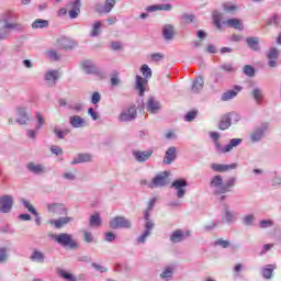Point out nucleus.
I'll list each match as a JSON object with an SVG mask.
<instances>
[{"instance_id":"obj_1","label":"nucleus","mask_w":281,"mask_h":281,"mask_svg":"<svg viewBox=\"0 0 281 281\" xmlns=\"http://www.w3.org/2000/svg\"><path fill=\"white\" fill-rule=\"evenodd\" d=\"M19 13L7 11L2 16L3 26L0 29V41H5L10 36V30L13 32H23V24L19 23Z\"/></svg>"},{"instance_id":"obj_2","label":"nucleus","mask_w":281,"mask_h":281,"mask_svg":"<svg viewBox=\"0 0 281 281\" xmlns=\"http://www.w3.org/2000/svg\"><path fill=\"white\" fill-rule=\"evenodd\" d=\"M236 186V178H228L225 182L223 181V176L217 175L211 178L210 188L213 190L214 194H227L232 192Z\"/></svg>"},{"instance_id":"obj_3","label":"nucleus","mask_w":281,"mask_h":281,"mask_svg":"<svg viewBox=\"0 0 281 281\" xmlns=\"http://www.w3.org/2000/svg\"><path fill=\"white\" fill-rule=\"evenodd\" d=\"M140 74L144 77L136 75V91L139 92V97L143 98L144 93L146 92V85H148V79L153 78V69L148 67V65L144 64L140 67Z\"/></svg>"},{"instance_id":"obj_4","label":"nucleus","mask_w":281,"mask_h":281,"mask_svg":"<svg viewBox=\"0 0 281 281\" xmlns=\"http://www.w3.org/2000/svg\"><path fill=\"white\" fill-rule=\"evenodd\" d=\"M52 238L61 247H69L70 249L78 247V244L74 241V237L70 234L60 233L59 235H52Z\"/></svg>"},{"instance_id":"obj_5","label":"nucleus","mask_w":281,"mask_h":281,"mask_svg":"<svg viewBox=\"0 0 281 281\" xmlns=\"http://www.w3.org/2000/svg\"><path fill=\"white\" fill-rule=\"evenodd\" d=\"M239 122L240 121V115H238L235 112L225 114L222 116L220 124H218V128L220 131H227V128H229L232 126V122Z\"/></svg>"},{"instance_id":"obj_6","label":"nucleus","mask_w":281,"mask_h":281,"mask_svg":"<svg viewBox=\"0 0 281 281\" xmlns=\"http://www.w3.org/2000/svg\"><path fill=\"white\" fill-rule=\"evenodd\" d=\"M132 225L131 220L124 216H116L110 222L111 229H131Z\"/></svg>"},{"instance_id":"obj_7","label":"nucleus","mask_w":281,"mask_h":281,"mask_svg":"<svg viewBox=\"0 0 281 281\" xmlns=\"http://www.w3.org/2000/svg\"><path fill=\"white\" fill-rule=\"evenodd\" d=\"M168 171L158 173L150 182H148L147 188L155 190V188H164L168 183Z\"/></svg>"},{"instance_id":"obj_8","label":"nucleus","mask_w":281,"mask_h":281,"mask_svg":"<svg viewBox=\"0 0 281 281\" xmlns=\"http://www.w3.org/2000/svg\"><path fill=\"white\" fill-rule=\"evenodd\" d=\"M12 205H14V198H12V195H1L0 196L1 214H10V212H12Z\"/></svg>"},{"instance_id":"obj_9","label":"nucleus","mask_w":281,"mask_h":281,"mask_svg":"<svg viewBox=\"0 0 281 281\" xmlns=\"http://www.w3.org/2000/svg\"><path fill=\"white\" fill-rule=\"evenodd\" d=\"M171 188L175 189L176 196H178V199H183V196H186V188H188V181L186 179L175 180L171 183Z\"/></svg>"},{"instance_id":"obj_10","label":"nucleus","mask_w":281,"mask_h":281,"mask_svg":"<svg viewBox=\"0 0 281 281\" xmlns=\"http://www.w3.org/2000/svg\"><path fill=\"white\" fill-rule=\"evenodd\" d=\"M268 130H269V123H261L251 133V135H250L251 142H260V139H262V137H265V133H267Z\"/></svg>"},{"instance_id":"obj_11","label":"nucleus","mask_w":281,"mask_h":281,"mask_svg":"<svg viewBox=\"0 0 281 281\" xmlns=\"http://www.w3.org/2000/svg\"><path fill=\"white\" fill-rule=\"evenodd\" d=\"M135 117H137V109L135 108V105H133L126 109L125 111H123L120 114L119 120L120 122H131L135 120Z\"/></svg>"},{"instance_id":"obj_12","label":"nucleus","mask_w":281,"mask_h":281,"mask_svg":"<svg viewBox=\"0 0 281 281\" xmlns=\"http://www.w3.org/2000/svg\"><path fill=\"white\" fill-rule=\"evenodd\" d=\"M146 109L148 113H151V115H156V113H159L161 111V103L155 99V97H149L146 103Z\"/></svg>"},{"instance_id":"obj_13","label":"nucleus","mask_w":281,"mask_h":281,"mask_svg":"<svg viewBox=\"0 0 281 281\" xmlns=\"http://www.w3.org/2000/svg\"><path fill=\"white\" fill-rule=\"evenodd\" d=\"M47 211L50 212V214H57L58 216L67 215V207L63 203L47 204Z\"/></svg>"},{"instance_id":"obj_14","label":"nucleus","mask_w":281,"mask_h":281,"mask_svg":"<svg viewBox=\"0 0 281 281\" xmlns=\"http://www.w3.org/2000/svg\"><path fill=\"white\" fill-rule=\"evenodd\" d=\"M243 140L240 138H232L226 146H220L217 153H222L223 155H225V153H232L234 148H238V146H240Z\"/></svg>"},{"instance_id":"obj_15","label":"nucleus","mask_w":281,"mask_h":281,"mask_svg":"<svg viewBox=\"0 0 281 281\" xmlns=\"http://www.w3.org/2000/svg\"><path fill=\"white\" fill-rule=\"evenodd\" d=\"M238 168V165L236 162H233L231 165H221V164H212L211 170L214 172H227L229 170H236Z\"/></svg>"},{"instance_id":"obj_16","label":"nucleus","mask_w":281,"mask_h":281,"mask_svg":"<svg viewBox=\"0 0 281 281\" xmlns=\"http://www.w3.org/2000/svg\"><path fill=\"white\" fill-rule=\"evenodd\" d=\"M16 120L15 122L20 124L21 126H25L27 122H30V115H27V112L25 111V108H16Z\"/></svg>"},{"instance_id":"obj_17","label":"nucleus","mask_w":281,"mask_h":281,"mask_svg":"<svg viewBox=\"0 0 281 281\" xmlns=\"http://www.w3.org/2000/svg\"><path fill=\"white\" fill-rule=\"evenodd\" d=\"M69 124L72 128H85L87 126V120L80 115H72L69 117Z\"/></svg>"},{"instance_id":"obj_18","label":"nucleus","mask_w":281,"mask_h":281,"mask_svg":"<svg viewBox=\"0 0 281 281\" xmlns=\"http://www.w3.org/2000/svg\"><path fill=\"white\" fill-rule=\"evenodd\" d=\"M240 91H243V87L236 86L235 90H228L222 94V101L229 102V100H234V98H236Z\"/></svg>"},{"instance_id":"obj_19","label":"nucleus","mask_w":281,"mask_h":281,"mask_svg":"<svg viewBox=\"0 0 281 281\" xmlns=\"http://www.w3.org/2000/svg\"><path fill=\"white\" fill-rule=\"evenodd\" d=\"M26 168L32 175H44L46 172L45 166L36 162H29Z\"/></svg>"},{"instance_id":"obj_20","label":"nucleus","mask_w":281,"mask_h":281,"mask_svg":"<svg viewBox=\"0 0 281 281\" xmlns=\"http://www.w3.org/2000/svg\"><path fill=\"white\" fill-rule=\"evenodd\" d=\"M74 222V217H59L57 220H50V225H54L56 229H60L61 227H65V225H68V223Z\"/></svg>"},{"instance_id":"obj_21","label":"nucleus","mask_w":281,"mask_h":281,"mask_svg":"<svg viewBox=\"0 0 281 281\" xmlns=\"http://www.w3.org/2000/svg\"><path fill=\"white\" fill-rule=\"evenodd\" d=\"M93 159V156L91 154H78L74 159L71 160V166H76V164H87Z\"/></svg>"},{"instance_id":"obj_22","label":"nucleus","mask_w":281,"mask_h":281,"mask_svg":"<svg viewBox=\"0 0 281 281\" xmlns=\"http://www.w3.org/2000/svg\"><path fill=\"white\" fill-rule=\"evenodd\" d=\"M177 159V147H169L165 154L164 164L170 166Z\"/></svg>"},{"instance_id":"obj_23","label":"nucleus","mask_w":281,"mask_h":281,"mask_svg":"<svg viewBox=\"0 0 281 281\" xmlns=\"http://www.w3.org/2000/svg\"><path fill=\"white\" fill-rule=\"evenodd\" d=\"M278 269L276 265H267L266 267L261 268V276L265 280H271L273 278V271Z\"/></svg>"},{"instance_id":"obj_24","label":"nucleus","mask_w":281,"mask_h":281,"mask_svg":"<svg viewBox=\"0 0 281 281\" xmlns=\"http://www.w3.org/2000/svg\"><path fill=\"white\" fill-rule=\"evenodd\" d=\"M164 11V12H170L172 10V4L166 3V4H154L146 8V12H157V11Z\"/></svg>"},{"instance_id":"obj_25","label":"nucleus","mask_w":281,"mask_h":281,"mask_svg":"<svg viewBox=\"0 0 281 281\" xmlns=\"http://www.w3.org/2000/svg\"><path fill=\"white\" fill-rule=\"evenodd\" d=\"M59 78V72L58 70H48L45 74V80L47 82V85H49V87H53V85H56V81Z\"/></svg>"},{"instance_id":"obj_26","label":"nucleus","mask_w":281,"mask_h":281,"mask_svg":"<svg viewBox=\"0 0 281 281\" xmlns=\"http://www.w3.org/2000/svg\"><path fill=\"white\" fill-rule=\"evenodd\" d=\"M162 36L165 41H172V38H175V26H172L171 24L164 25Z\"/></svg>"},{"instance_id":"obj_27","label":"nucleus","mask_w":281,"mask_h":281,"mask_svg":"<svg viewBox=\"0 0 281 281\" xmlns=\"http://www.w3.org/2000/svg\"><path fill=\"white\" fill-rule=\"evenodd\" d=\"M57 47L60 49H71L74 47V41L69 37H60L57 40Z\"/></svg>"},{"instance_id":"obj_28","label":"nucleus","mask_w":281,"mask_h":281,"mask_svg":"<svg viewBox=\"0 0 281 281\" xmlns=\"http://www.w3.org/2000/svg\"><path fill=\"white\" fill-rule=\"evenodd\" d=\"M153 156V151H133V157H135L136 161H148Z\"/></svg>"},{"instance_id":"obj_29","label":"nucleus","mask_w":281,"mask_h":281,"mask_svg":"<svg viewBox=\"0 0 281 281\" xmlns=\"http://www.w3.org/2000/svg\"><path fill=\"white\" fill-rule=\"evenodd\" d=\"M205 86V81L203 80V77H198L191 87L192 93H200V91H203V87Z\"/></svg>"},{"instance_id":"obj_30","label":"nucleus","mask_w":281,"mask_h":281,"mask_svg":"<svg viewBox=\"0 0 281 281\" xmlns=\"http://www.w3.org/2000/svg\"><path fill=\"white\" fill-rule=\"evenodd\" d=\"M81 67L86 74H98V68L95 67V64L91 60H85L81 64Z\"/></svg>"},{"instance_id":"obj_31","label":"nucleus","mask_w":281,"mask_h":281,"mask_svg":"<svg viewBox=\"0 0 281 281\" xmlns=\"http://www.w3.org/2000/svg\"><path fill=\"white\" fill-rule=\"evenodd\" d=\"M30 260H32V262H40L43 265V262H45V254H43L41 250H33L32 255L30 256Z\"/></svg>"},{"instance_id":"obj_32","label":"nucleus","mask_w":281,"mask_h":281,"mask_svg":"<svg viewBox=\"0 0 281 281\" xmlns=\"http://www.w3.org/2000/svg\"><path fill=\"white\" fill-rule=\"evenodd\" d=\"M186 239V234L181 229L175 231L171 236L170 240L171 243H181Z\"/></svg>"},{"instance_id":"obj_33","label":"nucleus","mask_w":281,"mask_h":281,"mask_svg":"<svg viewBox=\"0 0 281 281\" xmlns=\"http://www.w3.org/2000/svg\"><path fill=\"white\" fill-rule=\"evenodd\" d=\"M223 25H228V27H234L235 30H243V22L238 19H228L223 22Z\"/></svg>"},{"instance_id":"obj_34","label":"nucleus","mask_w":281,"mask_h":281,"mask_svg":"<svg viewBox=\"0 0 281 281\" xmlns=\"http://www.w3.org/2000/svg\"><path fill=\"white\" fill-rule=\"evenodd\" d=\"M89 225L91 227H101L102 225V218L100 217V213H94L90 216Z\"/></svg>"},{"instance_id":"obj_35","label":"nucleus","mask_w":281,"mask_h":281,"mask_svg":"<svg viewBox=\"0 0 281 281\" xmlns=\"http://www.w3.org/2000/svg\"><path fill=\"white\" fill-rule=\"evenodd\" d=\"M223 221L226 223H234L236 221V212L229 211V209L226 206Z\"/></svg>"},{"instance_id":"obj_36","label":"nucleus","mask_w":281,"mask_h":281,"mask_svg":"<svg viewBox=\"0 0 281 281\" xmlns=\"http://www.w3.org/2000/svg\"><path fill=\"white\" fill-rule=\"evenodd\" d=\"M251 95L254 100L257 102V104H260L262 102V98H265V93L260 88H254L251 91Z\"/></svg>"},{"instance_id":"obj_37","label":"nucleus","mask_w":281,"mask_h":281,"mask_svg":"<svg viewBox=\"0 0 281 281\" xmlns=\"http://www.w3.org/2000/svg\"><path fill=\"white\" fill-rule=\"evenodd\" d=\"M44 27H49V21L37 19L32 23L33 30H43Z\"/></svg>"},{"instance_id":"obj_38","label":"nucleus","mask_w":281,"mask_h":281,"mask_svg":"<svg viewBox=\"0 0 281 281\" xmlns=\"http://www.w3.org/2000/svg\"><path fill=\"white\" fill-rule=\"evenodd\" d=\"M53 133L58 137V139H65L71 131L69 128L60 130L58 126H55Z\"/></svg>"},{"instance_id":"obj_39","label":"nucleus","mask_w":281,"mask_h":281,"mask_svg":"<svg viewBox=\"0 0 281 281\" xmlns=\"http://www.w3.org/2000/svg\"><path fill=\"white\" fill-rule=\"evenodd\" d=\"M57 273H58V277L59 278H63L64 280H67V281H77L76 279V276L67 272L66 270H63V269H58L57 270Z\"/></svg>"},{"instance_id":"obj_40","label":"nucleus","mask_w":281,"mask_h":281,"mask_svg":"<svg viewBox=\"0 0 281 281\" xmlns=\"http://www.w3.org/2000/svg\"><path fill=\"white\" fill-rule=\"evenodd\" d=\"M246 43L248 47L252 49V52H258V49H260V47L258 46V37H248L246 40Z\"/></svg>"},{"instance_id":"obj_41","label":"nucleus","mask_w":281,"mask_h":281,"mask_svg":"<svg viewBox=\"0 0 281 281\" xmlns=\"http://www.w3.org/2000/svg\"><path fill=\"white\" fill-rule=\"evenodd\" d=\"M221 19H223V13L218 11L213 12V22L217 30H221L223 25L221 24Z\"/></svg>"},{"instance_id":"obj_42","label":"nucleus","mask_w":281,"mask_h":281,"mask_svg":"<svg viewBox=\"0 0 281 281\" xmlns=\"http://www.w3.org/2000/svg\"><path fill=\"white\" fill-rule=\"evenodd\" d=\"M100 27H102V22L97 21L92 25V31L90 33V36L92 38H95V36H100Z\"/></svg>"},{"instance_id":"obj_43","label":"nucleus","mask_w":281,"mask_h":281,"mask_svg":"<svg viewBox=\"0 0 281 281\" xmlns=\"http://www.w3.org/2000/svg\"><path fill=\"white\" fill-rule=\"evenodd\" d=\"M210 137L214 142V146H215L216 153H218V149H221V143L218 142V139H221V134H218L217 132H211L210 133Z\"/></svg>"},{"instance_id":"obj_44","label":"nucleus","mask_w":281,"mask_h":281,"mask_svg":"<svg viewBox=\"0 0 281 281\" xmlns=\"http://www.w3.org/2000/svg\"><path fill=\"white\" fill-rule=\"evenodd\" d=\"M35 120L37 121L36 131H41V128L45 126V117H43V114H41V112H36Z\"/></svg>"},{"instance_id":"obj_45","label":"nucleus","mask_w":281,"mask_h":281,"mask_svg":"<svg viewBox=\"0 0 281 281\" xmlns=\"http://www.w3.org/2000/svg\"><path fill=\"white\" fill-rule=\"evenodd\" d=\"M115 8V0H105L102 12L109 14Z\"/></svg>"},{"instance_id":"obj_46","label":"nucleus","mask_w":281,"mask_h":281,"mask_svg":"<svg viewBox=\"0 0 281 281\" xmlns=\"http://www.w3.org/2000/svg\"><path fill=\"white\" fill-rule=\"evenodd\" d=\"M280 52L278 50V48H270L267 53V58H269V60H278Z\"/></svg>"},{"instance_id":"obj_47","label":"nucleus","mask_w":281,"mask_h":281,"mask_svg":"<svg viewBox=\"0 0 281 281\" xmlns=\"http://www.w3.org/2000/svg\"><path fill=\"white\" fill-rule=\"evenodd\" d=\"M172 273H173V269L172 267H167L162 273L160 274V278L162 280H170V278H172Z\"/></svg>"},{"instance_id":"obj_48","label":"nucleus","mask_w":281,"mask_h":281,"mask_svg":"<svg viewBox=\"0 0 281 281\" xmlns=\"http://www.w3.org/2000/svg\"><path fill=\"white\" fill-rule=\"evenodd\" d=\"M220 69H222V71H226V74H234V71H236V67L232 64H222Z\"/></svg>"},{"instance_id":"obj_49","label":"nucleus","mask_w":281,"mask_h":281,"mask_svg":"<svg viewBox=\"0 0 281 281\" xmlns=\"http://www.w3.org/2000/svg\"><path fill=\"white\" fill-rule=\"evenodd\" d=\"M244 74L249 78H254V76H256V69H254V67L250 65H246L244 66Z\"/></svg>"},{"instance_id":"obj_50","label":"nucleus","mask_w":281,"mask_h":281,"mask_svg":"<svg viewBox=\"0 0 281 281\" xmlns=\"http://www.w3.org/2000/svg\"><path fill=\"white\" fill-rule=\"evenodd\" d=\"M8 262V249L0 248V265H5Z\"/></svg>"},{"instance_id":"obj_51","label":"nucleus","mask_w":281,"mask_h":281,"mask_svg":"<svg viewBox=\"0 0 281 281\" xmlns=\"http://www.w3.org/2000/svg\"><path fill=\"white\" fill-rule=\"evenodd\" d=\"M223 10L224 12H228V14H233L234 12H236V5L226 2L223 4Z\"/></svg>"},{"instance_id":"obj_52","label":"nucleus","mask_w":281,"mask_h":281,"mask_svg":"<svg viewBox=\"0 0 281 281\" xmlns=\"http://www.w3.org/2000/svg\"><path fill=\"white\" fill-rule=\"evenodd\" d=\"M68 5H69V8H71V10L80 11L82 3L80 2V0H71L68 3Z\"/></svg>"},{"instance_id":"obj_53","label":"nucleus","mask_w":281,"mask_h":281,"mask_svg":"<svg viewBox=\"0 0 281 281\" xmlns=\"http://www.w3.org/2000/svg\"><path fill=\"white\" fill-rule=\"evenodd\" d=\"M148 236H150V233L148 231H144L143 234L137 237L136 241L138 243V245H144Z\"/></svg>"},{"instance_id":"obj_54","label":"nucleus","mask_w":281,"mask_h":281,"mask_svg":"<svg viewBox=\"0 0 281 281\" xmlns=\"http://www.w3.org/2000/svg\"><path fill=\"white\" fill-rule=\"evenodd\" d=\"M259 227L261 229H269V227H273V221L271 220H263L259 223Z\"/></svg>"},{"instance_id":"obj_55","label":"nucleus","mask_w":281,"mask_h":281,"mask_svg":"<svg viewBox=\"0 0 281 281\" xmlns=\"http://www.w3.org/2000/svg\"><path fill=\"white\" fill-rule=\"evenodd\" d=\"M22 204L24 205V207L31 213V214H36V209H34V206L32 204H30V202L27 200H22Z\"/></svg>"},{"instance_id":"obj_56","label":"nucleus","mask_w":281,"mask_h":281,"mask_svg":"<svg viewBox=\"0 0 281 281\" xmlns=\"http://www.w3.org/2000/svg\"><path fill=\"white\" fill-rule=\"evenodd\" d=\"M46 56L50 59V60H59V56L58 53L54 49L47 50Z\"/></svg>"},{"instance_id":"obj_57","label":"nucleus","mask_w":281,"mask_h":281,"mask_svg":"<svg viewBox=\"0 0 281 281\" xmlns=\"http://www.w3.org/2000/svg\"><path fill=\"white\" fill-rule=\"evenodd\" d=\"M195 119H196V111H190L184 116L186 122H193Z\"/></svg>"},{"instance_id":"obj_58","label":"nucleus","mask_w":281,"mask_h":281,"mask_svg":"<svg viewBox=\"0 0 281 281\" xmlns=\"http://www.w3.org/2000/svg\"><path fill=\"white\" fill-rule=\"evenodd\" d=\"M255 218L256 217L254 215L249 214V215L244 216L241 221L245 225L249 226L254 223Z\"/></svg>"},{"instance_id":"obj_59","label":"nucleus","mask_w":281,"mask_h":281,"mask_svg":"<svg viewBox=\"0 0 281 281\" xmlns=\"http://www.w3.org/2000/svg\"><path fill=\"white\" fill-rule=\"evenodd\" d=\"M215 245L222 247L223 249H227V247H229V241L224 239H217L215 241Z\"/></svg>"},{"instance_id":"obj_60","label":"nucleus","mask_w":281,"mask_h":281,"mask_svg":"<svg viewBox=\"0 0 281 281\" xmlns=\"http://www.w3.org/2000/svg\"><path fill=\"white\" fill-rule=\"evenodd\" d=\"M280 21H281L280 15L274 14V15L270 19L269 25H280Z\"/></svg>"},{"instance_id":"obj_61","label":"nucleus","mask_w":281,"mask_h":281,"mask_svg":"<svg viewBox=\"0 0 281 281\" xmlns=\"http://www.w3.org/2000/svg\"><path fill=\"white\" fill-rule=\"evenodd\" d=\"M83 240L85 243H92L93 235L90 232L83 231Z\"/></svg>"},{"instance_id":"obj_62","label":"nucleus","mask_w":281,"mask_h":281,"mask_svg":"<svg viewBox=\"0 0 281 281\" xmlns=\"http://www.w3.org/2000/svg\"><path fill=\"white\" fill-rule=\"evenodd\" d=\"M154 63H159V60H164V55L161 53H155L150 56Z\"/></svg>"},{"instance_id":"obj_63","label":"nucleus","mask_w":281,"mask_h":281,"mask_svg":"<svg viewBox=\"0 0 281 281\" xmlns=\"http://www.w3.org/2000/svg\"><path fill=\"white\" fill-rule=\"evenodd\" d=\"M102 97L100 95V92H93L91 102L92 104H98Z\"/></svg>"},{"instance_id":"obj_64","label":"nucleus","mask_w":281,"mask_h":281,"mask_svg":"<svg viewBox=\"0 0 281 281\" xmlns=\"http://www.w3.org/2000/svg\"><path fill=\"white\" fill-rule=\"evenodd\" d=\"M50 153H53V155H63V148L58 146H52Z\"/></svg>"}]
</instances>
